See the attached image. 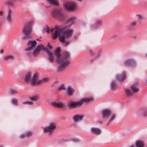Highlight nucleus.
<instances>
[{
    "label": "nucleus",
    "mask_w": 147,
    "mask_h": 147,
    "mask_svg": "<svg viewBox=\"0 0 147 147\" xmlns=\"http://www.w3.org/2000/svg\"><path fill=\"white\" fill-rule=\"evenodd\" d=\"M147 111L146 109L141 108L138 111L139 115L141 116L145 117L147 115Z\"/></svg>",
    "instance_id": "6ab92c4d"
},
{
    "label": "nucleus",
    "mask_w": 147,
    "mask_h": 147,
    "mask_svg": "<svg viewBox=\"0 0 147 147\" xmlns=\"http://www.w3.org/2000/svg\"><path fill=\"white\" fill-rule=\"evenodd\" d=\"M26 136V134H23L20 135V138L21 139H23L25 138Z\"/></svg>",
    "instance_id": "ea45409f"
},
{
    "label": "nucleus",
    "mask_w": 147,
    "mask_h": 147,
    "mask_svg": "<svg viewBox=\"0 0 147 147\" xmlns=\"http://www.w3.org/2000/svg\"><path fill=\"white\" fill-rule=\"evenodd\" d=\"M145 57H147V53H146L145 54Z\"/></svg>",
    "instance_id": "de8ad7c7"
},
{
    "label": "nucleus",
    "mask_w": 147,
    "mask_h": 147,
    "mask_svg": "<svg viewBox=\"0 0 147 147\" xmlns=\"http://www.w3.org/2000/svg\"><path fill=\"white\" fill-rule=\"evenodd\" d=\"M79 34H76V35H75V36H74V39H76L77 38H78V36H79Z\"/></svg>",
    "instance_id": "79ce46f5"
},
{
    "label": "nucleus",
    "mask_w": 147,
    "mask_h": 147,
    "mask_svg": "<svg viewBox=\"0 0 147 147\" xmlns=\"http://www.w3.org/2000/svg\"><path fill=\"white\" fill-rule=\"evenodd\" d=\"M32 74L30 72H28L26 74L25 76L24 80L25 82H27L29 81L31 76Z\"/></svg>",
    "instance_id": "a878e982"
},
{
    "label": "nucleus",
    "mask_w": 147,
    "mask_h": 147,
    "mask_svg": "<svg viewBox=\"0 0 147 147\" xmlns=\"http://www.w3.org/2000/svg\"><path fill=\"white\" fill-rule=\"evenodd\" d=\"M32 31L31 24L29 23L23 28L22 33L23 35V38L25 39H29L31 38Z\"/></svg>",
    "instance_id": "39448f33"
},
{
    "label": "nucleus",
    "mask_w": 147,
    "mask_h": 147,
    "mask_svg": "<svg viewBox=\"0 0 147 147\" xmlns=\"http://www.w3.org/2000/svg\"><path fill=\"white\" fill-rule=\"evenodd\" d=\"M136 17L139 21H142L144 20V17L142 14H138L136 15Z\"/></svg>",
    "instance_id": "bb28decb"
},
{
    "label": "nucleus",
    "mask_w": 147,
    "mask_h": 147,
    "mask_svg": "<svg viewBox=\"0 0 147 147\" xmlns=\"http://www.w3.org/2000/svg\"><path fill=\"white\" fill-rule=\"evenodd\" d=\"M64 7L67 11H71L76 8V4L75 2H67L65 3Z\"/></svg>",
    "instance_id": "1a4fd4ad"
},
{
    "label": "nucleus",
    "mask_w": 147,
    "mask_h": 147,
    "mask_svg": "<svg viewBox=\"0 0 147 147\" xmlns=\"http://www.w3.org/2000/svg\"><path fill=\"white\" fill-rule=\"evenodd\" d=\"M1 147H3V146H1Z\"/></svg>",
    "instance_id": "3c124183"
},
{
    "label": "nucleus",
    "mask_w": 147,
    "mask_h": 147,
    "mask_svg": "<svg viewBox=\"0 0 147 147\" xmlns=\"http://www.w3.org/2000/svg\"><path fill=\"white\" fill-rule=\"evenodd\" d=\"M42 31L43 33H45V32H47V33H49L50 31L49 27L47 26L44 27L42 29Z\"/></svg>",
    "instance_id": "2f4dec72"
},
{
    "label": "nucleus",
    "mask_w": 147,
    "mask_h": 147,
    "mask_svg": "<svg viewBox=\"0 0 147 147\" xmlns=\"http://www.w3.org/2000/svg\"><path fill=\"white\" fill-rule=\"evenodd\" d=\"M126 73L123 72L121 74L118 75L116 77V79L120 82H121L125 79Z\"/></svg>",
    "instance_id": "a211bd4d"
},
{
    "label": "nucleus",
    "mask_w": 147,
    "mask_h": 147,
    "mask_svg": "<svg viewBox=\"0 0 147 147\" xmlns=\"http://www.w3.org/2000/svg\"><path fill=\"white\" fill-rule=\"evenodd\" d=\"M37 45V42L35 40H30L28 45V48L25 50L26 54L28 57L33 56H36L39 54L41 50H45L48 55V57L51 61H54L53 55L52 53L48 51L47 49L45 48L43 45H40L38 46L36 49L34 50Z\"/></svg>",
    "instance_id": "f257e3e1"
},
{
    "label": "nucleus",
    "mask_w": 147,
    "mask_h": 147,
    "mask_svg": "<svg viewBox=\"0 0 147 147\" xmlns=\"http://www.w3.org/2000/svg\"><path fill=\"white\" fill-rule=\"evenodd\" d=\"M47 2L49 4L57 6L58 4L57 2L55 0H47Z\"/></svg>",
    "instance_id": "cd10ccee"
},
{
    "label": "nucleus",
    "mask_w": 147,
    "mask_h": 147,
    "mask_svg": "<svg viewBox=\"0 0 147 147\" xmlns=\"http://www.w3.org/2000/svg\"><path fill=\"white\" fill-rule=\"evenodd\" d=\"M4 51L3 49H1L0 50V53L2 54L3 53Z\"/></svg>",
    "instance_id": "37998d69"
},
{
    "label": "nucleus",
    "mask_w": 147,
    "mask_h": 147,
    "mask_svg": "<svg viewBox=\"0 0 147 147\" xmlns=\"http://www.w3.org/2000/svg\"><path fill=\"white\" fill-rule=\"evenodd\" d=\"M110 115V118L109 120V122L113 121L116 117V115L115 114L112 113Z\"/></svg>",
    "instance_id": "c756f323"
},
{
    "label": "nucleus",
    "mask_w": 147,
    "mask_h": 147,
    "mask_svg": "<svg viewBox=\"0 0 147 147\" xmlns=\"http://www.w3.org/2000/svg\"><path fill=\"white\" fill-rule=\"evenodd\" d=\"M92 98H84L78 101H70L69 102L68 107L69 108H75L81 105L84 103H88L90 101H94Z\"/></svg>",
    "instance_id": "20e7f679"
},
{
    "label": "nucleus",
    "mask_w": 147,
    "mask_h": 147,
    "mask_svg": "<svg viewBox=\"0 0 147 147\" xmlns=\"http://www.w3.org/2000/svg\"><path fill=\"white\" fill-rule=\"evenodd\" d=\"M9 92L11 94L13 95L16 94L17 92L16 90L13 89H11L10 90Z\"/></svg>",
    "instance_id": "c9c22d12"
},
{
    "label": "nucleus",
    "mask_w": 147,
    "mask_h": 147,
    "mask_svg": "<svg viewBox=\"0 0 147 147\" xmlns=\"http://www.w3.org/2000/svg\"><path fill=\"white\" fill-rule=\"evenodd\" d=\"M74 92V89L71 86H69L67 88V92L66 93V95L68 97L72 96Z\"/></svg>",
    "instance_id": "2eb2a0df"
},
{
    "label": "nucleus",
    "mask_w": 147,
    "mask_h": 147,
    "mask_svg": "<svg viewBox=\"0 0 147 147\" xmlns=\"http://www.w3.org/2000/svg\"><path fill=\"white\" fill-rule=\"evenodd\" d=\"M31 83L33 85H38L40 83V80L38 78V73H35L33 75L31 79Z\"/></svg>",
    "instance_id": "9d476101"
},
{
    "label": "nucleus",
    "mask_w": 147,
    "mask_h": 147,
    "mask_svg": "<svg viewBox=\"0 0 147 147\" xmlns=\"http://www.w3.org/2000/svg\"><path fill=\"white\" fill-rule=\"evenodd\" d=\"M14 13L11 10H8L7 14L6 16L7 20L9 22H11L14 20Z\"/></svg>",
    "instance_id": "9b49d317"
},
{
    "label": "nucleus",
    "mask_w": 147,
    "mask_h": 147,
    "mask_svg": "<svg viewBox=\"0 0 147 147\" xmlns=\"http://www.w3.org/2000/svg\"><path fill=\"white\" fill-rule=\"evenodd\" d=\"M14 59V57L13 56L11 55H7L5 56L3 58L4 60L6 61L13 60Z\"/></svg>",
    "instance_id": "b1692460"
},
{
    "label": "nucleus",
    "mask_w": 147,
    "mask_h": 147,
    "mask_svg": "<svg viewBox=\"0 0 147 147\" xmlns=\"http://www.w3.org/2000/svg\"><path fill=\"white\" fill-rule=\"evenodd\" d=\"M55 32L53 34V38H56L62 33L63 35H60L59 37L60 41L65 45L69 44V41L65 40V38H69L72 36L74 32L72 29L65 27L63 28L61 32L59 28L56 27L55 28Z\"/></svg>",
    "instance_id": "7ed1b4c3"
},
{
    "label": "nucleus",
    "mask_w": 147,
    "mask_h": 147,
    "mask_svg": "<svg viewBox=\"0 0 147 147\" xmlns=\"http://www.w3.org/2000/svg\"><path fill=\"white\" fill-rule=\"evenodd\" d=\"M54 16H55L56 18L60 20H63L65 17L62 11L59 9H56L54 10L53 11Z\"/></svg>",
    "instance_id": "0eeeda50"
},
{
    "label": "nucleus",
    "mask_w": 147,
    "mask_h": 147,
    "mask_svg": "<svg viewBox=\"0 0 147 147\" xmlns=\"http://www.w3.org/2000/svg\"><path fill=\"white\" fill-rule=\"evenodd\" d=\"M111 86L112 88H113L117 86L118 85L114 81H113L111 84Z\"/></svg>",
    "instance_id": "f704fd0d"
},
{
    "label": "nucleus",
    "mask_w": 147,
    "mask_h": 147,
    "mask_svg": "<svg viewBox=\"0 0 147 147\" xmlns=\"http://www.w3.org/2000/svg\"><path fill=\"white\" fill-rule=\"evenodd\" d=\"M22 103L24 105H32L33 104V102L29 101L23 102Z\"/></svg>",
    "instance_id": "473e14b6"
},
{
    "label": "nucleus",
    "mask_w": 147,
    "mask_h": 147,
    "mask_svg": "<svg viewBox=\"0 0 147 147\" xmlns=\"http://www.w3.org/2000/svg\"><path fill=\"white\" fill-rule=\"evenodd\" d=\"M52 106L54 107L60 109H63L65 108V106L63 103L57 102H52L51 103Z\"/></svg>",
    "instance_id": "ddd939ff"
},
{
    "label": "nucleus",
    "mask_w": 147,
    "mask_h": 147,
    "mask_svg": "<svg viewBox=\"0 0 147 147\" xmlns=\"http://www.w3.org/2000/svg\"><path fill=\"white\" fill-rule=\"evenodd\" d=\"M11 103L14 105H18V100L16 99H13L11 101Z\"/></svg>",
    "instance_id": "e433bc0d"
},
{
    "label": "nucleus",
    "mask_w": 147,
    "mask_h": 147,
    "mask_svg": "<svg viewBox=\"0 0 147 147\" xmlns=\"http://www.w3.org/2000/svg\"><path fill=\"white\" fill-rule=\"evenodd\" d=\"M32 133L31 131H28L27 132V134H26V136L28 137H30L32 136Z\"/></svg>",
    "instance_id": "58836bf2"
},
{
    "label": "nucleus",
    "mask_w": 147,
    "mask_h": 147,
    "mask_svg": "<svg viewBox=\"0 0 147 147\" xmlns=\"http://www.w3.org/2000/svg\"><path fill=\"white\" fill-rule=\"evenodd\" d=\"M38 99V96L37 95L34 96L30 98V99L32 101H36Z\"/></svg>",
    "instance_id": "72a5a7b5"
},
{
    "label": "nucleus",
    "mask_w": 147,
    "mask_h": 147,
    "mask_svg": "<svg viewBox=\"0 0 147 147\" xmlns=\"http://www.w3.org/2000/svg\"><path fill=\"white\" fill-rule=\"evenodd\" d=\"M90 131L92 133L96 135H99L101 133V129L98 128L92 127Z\"/></svg>",
    "instance_id": "f3484780"
},
{
    "label": "nucleus",
    "mask_w": 147,
    "mask_h": 147,
    "mask_svg": "<svg viewBox=\"0 0 147 147\" xmlns=\"http://www.w3.org/2000/svg\"><path fill=\"white\" fill-rule=\"evenodd\" d=\"M91 28H92V29H94V27H93V26H92Z\"/></svg>",
    "instance_id": "8fccbe9b"
},
{
    "label": "nucleus",
    "mask_w": 147,
    "mask_h": 147,
    "mask_svg": "<svg viewBox=\"0 0 147 147\" xmlns=\"http://www.w3.org/2000/svg\"><path fill=\"white\" fill-rule=\"evenodd\" d=\"M135 144L136 147H143L144 145V142L141 140L137 141Z\"/></svg>",
    "instance_id": "4be33fe9"
},
{
    "label": "nucleus",
    "mask_w": 147,
    "mask_h": 147,
    "mask_svg": "<svg viewBox=\"0 0 147 147\" xmlns=\"http://www.w3.org/2000/svg\"><path fill=\"white\" fill-rule=\"evenodd\" d=\"M125 94L127 96H131L133 95V93L131 91V89L126 88L125 90Z\"/></svg>",
    "instance_id": "393cba45"
},
{
    "label": "nucleus",
    "mask_w": 147,
    "mask_h": 147,
    "mask_svg": "<svg viewBox=\"0 0 147 147\" xmlns=\"http://www.w3.org/2000/svg\"><path fill=\"white\" fill-rule=\"evenodd\" d=\"M4 11L3 9L0 10V18L2 21H3L4 20Z\"/></svg>",
    "instance_id": "c85d7f7f"
},
{
    "label": "nucleus",
    "mask_w": 147,
    "mask_h": 147,
    "mask_svg": "<svg viewBox=\"0 0 147 147\" xmlns=\"http://www.w3.org/2000/svg\"><path fill=\"white\" fill-rule=\"evenodd\" d=\"M3 21H2L1 20V19L0 20V27H1V26H2V24L1 22H3Z\"/></svg>",
    "instance_id": "c03bdc74"
},
{
    "label": "nucleus",
    "mask_w": 147,
    "mask_h": 147,
    "mask_svg": "<svg viewBox=\"0 0 147 147\" xmlns=\"http://www.w3.org/2000/svg\"><path fill=\"white\" fill-rule=\"evenodd\" d=\"M90 53H91V54L92 53V51H90Z\"/></svg>",
    "instance_id": "09e8293b"
},
{
    "label": "nucleus",
    "mask_w": 147,
    "mask_h": 147,
    "mask_svg": "<svg viewBox=\"0 0 147 147\" xmlns=\"http://www.w3.org/2000/svg\"><path fill=\"white\" fill-rule=\"evenodd\" d=\"M65 89V87L64 85L62 84L58 88V91H60L62 90H64Z\"/></svg>",
    "instance_id": "7c9ffc66"
},
{
    "label": "nucleus",
    "mask_w": 147,
    "mask_h": 147,
    "mask_svg": "<svg viewBox=\"0 0 147 147\" xmlns=\"http://www.w3.org/2000/svg\"><path fill=\"white\" fill-rule=\"evenodd\" d=\"M83 117L82 115L76 114L73 116L72 119L75 122L77 123L82 121L83 120Z\"/></svg>",
    "instance_id": "4468645a"
},
{
    "label": "nucleus",
    "mask_w": 147,
    "mask_h": 147,
    "mask_svg": "<svg viewBox=\"0 0 147 147\" xmlns=\"http://www.w3.org/2000/svg\"><path fill=\"white\" fill-rule=\"evenodd\" d=\"M137 36L136 35H134V36H132L131 37L134 38H136L137 37Z\"/></svg>",
    "instance_id": "a18cd8bd"
},
{
    "label": "nucleus",
    "mask_w": 147,
    "mask_h": 147,
    "mask_svg": "<svg viewBox=\"0 0 147 147\" xmlns=\"http://www.w3.org/2000/svg\"><path fill=\"white\" fill-rule=\"evenodd\" d=\"M60 50L59 48H57L54 51V54L57 58V62L60 63L57 68V70L59 72L64 70L66 66L70 62L69 53L68 52H65L61 55L60 54Z\"/></svg>",
    "instance_id": "f03ea898"
},
{
    "label": "nucleus",
    "mask_w": 147,
    "mask_h": 147,
    "mask_svg": "<svg viewBox=\"0 0 147 147\" xmlns=\"http://www.w3.org/2000/svg\"><path fill=\"white\" fill-rule=\"evenodd\" d=\"M48 78H44L41 80H40V83L42 82H47L49 81Z\"/></svg>",
    "instance_id": "4c0bfd02"
},
{
    "label": "nucleus",
    "mask_w": 147,
    "mask_h": 147,
    "mask_svg": "<svg viewBox=\"0 0 147 147\" xmlns=\"http://www.w3.org/2000/svg\"><path fill=\"white\" fill-rule=\"evenodd\" d=\"M112 114V111L109 109H103L101 112V117L104 119L108 118Z\"/></svg>",
    "instance_id": "6e6552de"
},
{
    "label": "nucleus",
    "mask_w": 147,
    "mask_h": 147,
    "mask_svg": "<svg viewBox=\"0 0 147 147\" xmlns=\"http://www.w3.org/2000/svg\"><path fill=\"white\" fill-rule=\"evenodd\" d=\"M76 18L74 17H71L67 21V23L69 26L72 25L75 23Z\"/></svg>",
    "instance_id": "412c9836"
},
{
    "label": "nucleus",
    "mask_w": 147,
    "mask_h": 147,
    "mask_svg": "<svg viewBox=\"0 0 147 147\" xmlns=\"http://www.w3.org/2000/svg\"><path fill=\"white\" fill-rule=\"evenodd\" d=\"M102 20H96L94 23V27L96 28L100 27L102 26Z\"/></svg>",
    "instance_id": "5701e85b"
},
{
    "label": "nucleus",
    "mask_w": 147,
    "mask_h": 147,
    "mask_svg": "<svg viewBox=\"0 0 147 147\" xmlns=\"http://www.w3.org/2000/svg\"><path fill=\"white\" fill-rule=\"evenodd\" d=\"M56 128V125L54 123H51L48 126L43 128V131L44 133H48L50 135H51Z\"/></svg>",
    "instance_id": "423d86ee"
},
{
    "label": "nucleus",
    "mask_w": 147,
    "mask_h": 147,
    "mask_svg": "<svg viewBox=\"0 0 147 147\" xmlns=\"http://www.w3.org/2000/svg\"><path fill=\"white\" fill-rule=\"evenodd\" d=\"M135 61L133 59H128L125 61L123 65L125 67L132 66L135 64Z\"/></svg>",
    "instance_id": "f8f14e48"
},
{
    "label": "nucleus",
    "mask_w": 147,
    "mask_h": 147,
    "mask_svg": "<svg viewBox=\"0 0 147 147\" xmlns=\"http://www.w3.org/2000/svg\"><path fill=\"white\" fill-rule=\"evenodd\" d=\"M131 87L133 94L137 93L139 91L138 88L137 87L136 84H135L131 85Z\"/></svg>",
    "instance_id": "aec40b11"
},
{
    "label": "nucleus",
    "mask_w": 147,
    "mask_h": 147,
    "mask_svg": "<svg viewBox=\"0 0 147 147\" xmlns=\"http://www.w3.org/2000/svg\"><path fill=\"white\" fill-rule=\"evenodd\" d=\"M128 147H135L133 145H131L129 146Z\"/></svg>",
    "instance_id": "49530a36"
},
{
    "label": "nucleus",
    "mask_w": 147,
    "mask_h": 147,
    "mask_svg": "<svg viewBox=\"0 0 147 147\" xmlns=\"http://www.w3.org/2000/svg\"><path fill=\"white\" fill-rule=\"evenodd\" d=\"M138 22L136 21H132L130 22L126 26V29L127 30H130V29L134 28L137 26Z\"/></svg>",
    "instance_id": "dca6fc26"
},
{
    "label": "nucleus",
    "mask_w": 147,
    "mask_h": 147,
    "mask_svg": "<svg viewBox=\"0 0 147 147\" xmlns=\"http://www.w3.org/2000/svg\"><path fill=\"white\" fill-rule=\"evenodd\" d=\"M47 46L48 48L51 49L52 48V46L50 45L49 43H48L47 45Z\"/></svg>",
    "instance_id": "a19ab883"
}]
</instances>
